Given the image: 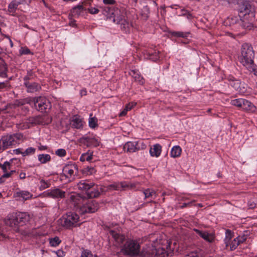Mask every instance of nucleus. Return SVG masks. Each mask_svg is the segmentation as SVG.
Listing matches in <instances>:
<instances>
[{"label": "nucleus", "mask_w": 257, "mask_h": 257, "mask_svg": "<svg viewBox=\"0 0 257 257\" xmlns=\"http://www.w3.org/2000/svg\"><path fill=\"white\" fill-rule=\"evenodd\" d=\"M101 8L103 15L106 17L107 20L120 25L121 29L126 31L129 27V23L125 20L120 10L114 8L112 6H104Z\"/></svg>", "instance_id": "1"}, {"label": "nucleus", "mask_w": 257, "mask_h": 257, "mask_svg": "<svg viewBox=\"0 0 257 257\" xmlns=\"http://www.w3.org/2000/svg\"><path fill=\"white\" fill-rule=\"evenodd\" d=\"M254 51L250 45L244 43L241 48L240 55L239 56V62L249 71L253 72L256 75L255 66L254 64Z\"/></svg>", "instance_id": "2"}, {"label": "nucleus", "mask_w": 257, "mask_h": 257, "mask_svg": "<svg viewBox=\"0 0 257 257\" xmlns=\"http://www.w3.org/2000/svg\"><path fill=\"white\" fill-rule=\"evenodd\" d=\"M77 187L79 190L85 192L89 198H96L100 194L98 186L88 180L80 181L77 183Z\"/></svg>", "instance_id": "3"}, {"label": "nucleus", "mask_w": 257, "mask_h": 257, "mask_svg": "<svg viewBox=\"0 0 257 257\" xmlns=\"http://www.w3.org/2000/svg\"><path fill=\"white\" fill-rule=\"evenodd\" d=\"M23 138L21 133H16L12 135L3 136L0 139V147L3 152L13 146L19 143V141Z\"/></svg>", "instance_id": "4"}, {"label": "nucleus", "mask_w": 257, "mask_h": 257, "mask_svg": "<svg viewBox=\"0 0 257 257\" xmlns=\"http://www.w3.org/2000/svg\"><path fill=\"white\" fill-rule=\"evenodd\" d=\"M79 218V216L76 213L70 212L62 216L61 219V223L63 226L67 229H70L80 225L78 224Z\"/></svg>", "instance_id": "5"}, {"label": "nucleus", "mask_w": 257, "mask_h": 257, "mask_svg": "<svg viewBox=\"0 0 257 257\" xmlns=\"http://www.w3.org/2000/svg\"><path fill=\"white\" fill-rule=\"evenodd\" d=\"M238 11L239 18L245 16L254 18V8L247 1H242L238 4Z\"/></svg>", "instance_id": "6"}, {"label": "nucleus", "mask_w": 257, "mask_h": 257, "mask_svg": "<svg viewBox=\"0 0 257 257\" xmlns=\"http://www.w3.org/2000/svg\"><path fill=\"white\" fill-rule=\"evenodd\" d=\"M122 249L125 254L131 256H136L139 254L140 246L137 241L128 240L124 244Z\"/></svg>", "instance_id": "7"}, {"label": "nucleus", "mask_w": 257, "mask_h": 257, "mask_svg": "<svg viewBox=\"0 0 257 257\" xmlns=\"http://www.w3.org/2000/svg\"><path fill=\"white\" fill-rule=\"evenodd\" d=\"M228 80L230 86L237 92L241 94H246L248 93L247 85L244 82H241L239 80L236 79L232 76H229Z\"/></svg>", "instance_id": "8"}, {"label": "nucleus", "mask_w": 257, "mask_h": 257, "mask_svg": "<svg viewBox=\"0 0 257 257\" xmlns=\"http://www.w3.org/2000/svg\"><path fill=\"white\" fill-rule=\"evenodd\" d=\"M33 103L35 108L38 111L46 112L47 109H50L51 104L45 97H38L33 98Z\"/></svg>", "instance_id": "9"}, {"label": "nucleus", "mask_w": 257, "mask_h": 257, "mask_svg": "<svg viewBox=\"0 0 257 257\" xmlns=\"http://www.w3.org/2000/svg\"><path fill=\"white\" fill-rule=\"evenodd\" d=\"M138 185H139L138 182L123 181L111 184L109 185V187L116 190H126L135 189Z\"/></svg>", "instance_id": "10"}, {"label": "nucleus", "mask_w": 257, "mask_h": 257, "mask_svg": "<svg viewBox=\"0 0 257 257\" xmlns=\"http://www.w3.org/2000/svg\"><path fill=\"white\" fill-rule=\"evenodd\" d=\"M75 174L78 173V168L76 165H67L63 168V173L61 175L65 176L67 178H71L75 176Z\"/></svg>", "instance_id": "11"}, {"label": "nucleus", "mask_w": 257, "mask_h": 257, "mask_svg": "<svg viewBox=\"0 0 257 257\" xmlns=\"http://www.w3.org/2000/svg\"><path fill=\"white\" fill-rule=\"evenodd\" d=\"M139 254L141 257H157L158 252L153 246H147L140 251Z\"/></svg>", "instance_id": "12"}, {"label": "nucleus", "mask_w": 257, "mask_h": 257, "mask_svg": "<svg viewBox=\"0 0 257 257\" xmlns=\"http://www.w3.org/2000/svg\"><path fill=\"white\" fill-rule=\"evenodd\" d=\"M52 118L51 116L45 114L33 117V124L47 125L51 122Z\"/></svg>", "instance_id": "13"}, {"label": "nucleus", "mask_w": 257, "mask_h": 257, "mask_svg": "<svg viewBox=\"0 0 257 257\" xmlns=\"http://www.w3.org/2000/svg\"><path fill=\"white\" fill-rule=\"evenodd\" d=\"M99 207L98 202L92 200L88 202L83 207V211L86 213H92L97 211Z\"/></svg>", "instance_id": "14"}, {"label": "nucleus", "mask_w": 257, "mask_h": 257, "mask_svg": "<svg viewBox=\"0 0 257 257\" xmlns=\"http://www.w3.org/2000/svg\"><path fill=\"white\" fill-rule=\"evenodd\" d=\"M254 18H248V16L240 18L241 23H239V27H241L244 29L251 30L253 27L252 21Z\"/></svg>", "instance_id": "15"}, {"label": "nucleus", "mask_w": 257, "mask_h": 257, "mask_svg": "<svg viewBox=\"0 0 257 257\" xmlns=\"http://www.w3.org/2000/svg\"><path fill=\"white\" fill-rule=\"evenodd\" d=\"M5 223L7 225L13 228L15 231H19V226L18 225V221L15 217V214H13L6 219Z\"/></svg>", "instance_id": "16"}, {"label": "nucleus", "mask_w": 257, "mask_h": 257, "mask_svg": "<svg viewBox=\"0 0 257 257\" xmlns=\"http://www.w3.org/2000/svg\"><path fill=\"white\" fill-rule=\"evenodd\" d=\"M81 142L88 147H96L99 146L98 141L89 137H83L81 138Z\"/></svg>", "instance_id": "17"}, {"label": "nucleus", "mask_w": 257, "mask_h": 257, "mask_svg": "<svg viewBox=\"0 0 257 257\" xmlns=\"http://www.w3.org/2000/svg\"><path fill=\"white\" fill-rule=\"evenodd\" d=\"M15 214L19 226H22L30 219L29 215L26 212H18Z\"/></svg>", "instance_id": "18"}, {"label": "nucleus", "mask_w": 257, "mask_h": 257, "mask_svg": "<svg viewBox=\"0 0 257 257\" xmlns=\"http://www.w3.org/2000/svg\"><path fill=\"white\" fill-rule=\"evenodd\" d=\"M159 51H157L156 50H147L144 53V55L145 58L153 61H156L159 59Z\"/></svg>", "instance_id": "19"}, {"label": "nucleus", "mask_w": 257, "mask_h": 257, "mask_svg": "<svg viewBox=\"0 0 257 257\" xmlns=\"http://www.w3.org/2000/svg\"><path fill=\"white\" fill-rule=\"evenodd\" d=\"M14 196L16 198H19V200L22 199L23 200H27L31 199L32 195L27 191H18L14 193Z\"/></svg>", "instance_id": "20"}, {"label": "nucleus", "mask_w": 257, "mask_h": 257, "mask_svg": "<svg viewBox=\"0 0 257 257\" xmlns=\"http://www.w3.org/2000/svg\"><path fill=\"white\" fill-rule=\"evenodd\" d=\"M49 195L54 198H63L65 197L66 192L59 188H55L51 190Z\"/></svg>", "instance_id": "21"}, {"label": "nucleus", "mask_w": 257, "mask_h": 257, "mask_svg": "<svg viewBox=\"0 0 257 257\" xmlns=\"http://www.w3.org/2000/svg\"><path fill=\"white\" fill-rule=\"evenodd\" d=\"M241 108L250 112H254L256 110V107L250 101L245 99H243V104Z\"/></svg>", "instance_id": "22"}, {"label": "nucleus", "mask_w": 257, "mask_h": 257, "mask_svg": "<svg viewBox=\"0 0 257 257\" xmlns=\"http://www.w3.org/2000/svg\"><path fill=\"white\" fill-rule=\"evenodd\" d=\"M194 231L196 232L197 234L200 235L202 238H203L205 240L211 242L214 240V236L211 234H209L206 231H203L197 229H195Z\"/></svg>", "instance_id": "23"}, {"label": "nucleus", "mask_w": 257, "mask_h": 257, "mask_svg": "<svg viewBox=\"0 0 257 257\" xmlns=\"http://www.w3.org/2000/svg\"><path fill=\"white\" fill-rule=\"evenodd\" d=\"M227 24H229L230 26H235V27H239V23H241L240 18L238 16H231L228 17L226 20Z\"/></svg>", "instance_id": "24"}, {"label": "nucleus", "mask_w": 257, "mask_h": 257, "mask_svg": "<svg viewBox=\"0 0 257 257\" xmlns=\"http://www.w3.org/2000/svg\"><path fill=\"white\" fill-rule=\"evenodd\" d=\"M31 98H26L24 99H17L14 102V105L15 106H24L26 109H28V107L26 105L31 106Z\"/></svg>", "instance_id": "25"}, {"label": "nucleus", "mask_w": 257, "mask_h": 257, "mask_svg": "<svg viewBox=\"0 0 257 257\" xmlns=\"http://www.w3.org/2000/svg\"><path fill=\"white\" fill-rule=\"evenodd\" d=\"M162 147L159 144H157L153 145L150 150V153L151 156L158 157L161 153Z\"/></svg>", "instance_id": "26"}, {"label": "nucleus", "mask_w": 257, "mask_h": 257, "mask_svg": "<svg viewBox=\"0 0 257 257\" xmlns=\"http://www.w3.org/2000/svg\"><path fill=\"white\" fill-rule=\"evenodd\" d=\"M86 9L83 7V5H77L74 7L71 11L72 16L74 17H78L83 11H86Z\"/></svg>", "instance_id": "27"}, {"label": "nucleus", "mask_w": 257, "mask_h": 257, "mask_svg": "<svg viewBox=\"0 0 257 257\" xmlns=\"http://www.w3.org/2000/svg\"><path fill=\"white\" fill-rule=\"evenodd\" d=\"M110 233L113 238L118 243L119 245H121L123 244L125 240V236L123 235L117 233L113 230H111Z\"/></svg>", "instance_id": "28"}, {"label": "nucleus", "mask_w": 257, "mask_h": 257, "mask_svg": "<svg viewBox=\"0 0 257 257\" xmlns=\"http://www.w3.org/2000/svg\"><path fill=\"white\" fill-rule=\"evenodd\" d=\"M136 141L135 142H128L125 144L123 146V149L124 151H126L127 152L134 153L137 151V147H136Z\"/></svg>", "instance_id": "29"}, {"label": "nucleus", "mask_w": 257, "mask_h": 257, "mask_svg": "<svg viewBox=\"0 0 257 257\" xmlns=\"http://www.w3.org/2000/svg\"><path fill=\"white\" fill-rule=\"evenodd\" d=\"M32 73L29 72L26 76L24 78V85L27 88V91L31 92L32 91V82H30L31 80Z\"/></svg>", "instance_id": "30"}, {"label": "nucleus", "mask_w": 257, "mask_h": 257, "mask_svg": "<svg viewBox=\"0 0 257 257\" xmlns=\"http://www.w3.org/2000/svg\"><path fill=\"white\" fill-rule=\"evenodd\" d=\"M20 2L14 0L11 2L9 5L8 11L9 13H11L12 15L14 16V13L17 10L18 6L20 5Z\"/></svg>", "instance_id": "31"}, {"label": "nucleus", "mask_w": 257, "mask_h": 257, "mask_svg": "<svg viewBox=\"0 0 257 257\" xmlns=\"http://www.w3.org/2000/svg\"><path fill=\"white\" fill-rule=\"evenodd\" d=\"M7 68L6 66V63L4 61L0 58V77H7Z\"/></svg>", "instance_id": "32"}, {"label": "nucleus", "mask_w": 257, "mask_h": 257, "mask_svg": "<svg viewBox=\"0 0 257 257\" xmlns=\"http://www.w3.org/2000/svg\"><path fill=\"white\" fill-rule=\"evenodd\" d=\"M181 151V148L179 146H174L171 150L170 156L173 158L178 157L180 156Z\"/></svg>", "instance_id": "33"}, {"label": "nucleus", "mask_w": 257, "mask_h": 257, "mask_svg": "<svg viewBox=\"0 0 257 257\" xmlns=\"http://www.w3.org/2000/svg\"><path fill=\"white\" fill-rule=\"evenodd\" d=\"M71 124L72 127L77 129L81 128L83 125L81 119L78 117H75L72 119Z\"/></svg>", "instance_id": "34"}, {"label": "nucleus", "mask_w": 257, "mask_h": 257, "mask_svg": "<svg viewBox=\"0 0 257 257\" xmlns=\"http://www.w3.org/2000/svg\"><path fill=\"white\" fill-rule=\"evenodd\" d=\"M130 74L135 79V81H138L141 84H143L144 83L143 77L140 75L138 71L132 70Z\"/></svg>", "instance_id": "35"}, {"label": "nucleus", "mask_w": 257, "mask_h": 257, "mask_svg": "<svg viewBox=\"0 0 257 257\" xmlns=\"http://www.w3.org/2000/svg\"><path fill=\"white\" fill-rule=\"evenodd\" d=\"M35 183L38 184L40 190H43L48 188L50 185L49 182L45 181L43 179H38V182Z\"/></svg>", "instance_id": "36"}, {"label": "nucleus", "mask_w": 257, "mask_h": 257, "mask_svg": "<svg viewBox=\"0 0 257 257\" xmlns=\"http://www.w3.org/2000/svg\"><path fill=\"white\" fill-rule=\"evenodd\" d=\"M38 160L41 163L45 164L51 160V156L49 154H40L38 156Z\"/></svg>", "instance_id": "37"}, {"label": "nucleus", "mask_w": 257, "mask_h": 257, "mask_svg": "<svg viewBox=\"0 0 257 257\" xmlns=\"http://www.w3.org/2000/svg\"><path fill=\"white\" fill-rule=\"evenodd\" d=\"M233 237V232L229 229H227L225 232V238L224 239L226 246H228L230 240Z\"/></svg>", "instance_id": "38"}, {"label": "nucleus", "mask_w": 257, "mask_h": 257, "mask_svg": "<svg viewBox=\"0 0 257 257\" xmlns=\"http://www.w3.org/2000/svg\"><path fill=\"white\" fill-rule=\"evenodd\" d=\"M61 242V240L58 236L49 239V243L51 246L56 247Z\"/></svg>", "instance_id": "39"}, {"label": "nucleus", "mask_w": 257, "mask_h": 257, "mask_svg": "<svg viewBox=\"0 0 257 257\" xmlns=\"http://www.w3.org/2000/svg\"><path fill=\"white\" fill-rule=\"evenodd\" d=\"M11 163L8 161L5 162L4 164L0 163V168L5 173H8V171L11 169Z\"/></svg>", "instance_id": "40"}, {"label": "nucleus", "mask_w": 257, "mask_h": 257, "mask_svg": "<svg viewBox=\"0 0 257 257\" xmlns=\"http://www.w3.org/2000/svg\"><path fill=\"white\" fill-rule=\"evenodd\" d=\"M92 114H90L89 119V125L91 128H95L97 126V119L95 117H92Z\"/></svg>", "instance_id": "41"}, {"label": "nucleus", "mask_w": 257, "mask_h": 257, "mask_svg": "<svg viewBox=\"0 0 257 257\" xmlns=\"http://www.w3.org/2000/svg\"><path fill=\"white\" fill-rule=\"evenodd\" d=\"M95 172V169L93 167H87L84 168L82 170V172L83 174L89 175H92Z\"/></svg>", "instance_id": "42"}, {"label": "nucleus", "mask_w": 257, "mask_h": 257, "mask_svg": "<svg viewBox=\"0 0 257 257\" xmlns=\"http://www.w3.org/2000/svg\"><path fill=\"white\" fill-rule=\"evenodd\" d=\"M145 198H152L153 196H155V192L153 190L150 189H145L143 191Z\"/></svg>", "instance_id": "43"}, {"label": "nucleus", "mask_w": 257, "mask_h": 257, "mask_svg": "<svg viewBox=\"0 0 257 257\" xmlns=\"http://www.w3.org/2000/svg\"><path fill=\"white\" fill-rule=\"evenodd\" d=\"M230 103L231 105L233 106H235L238 107H242V104H243V99L242 98H238L232 100L231 101Z\"/></svg>", "instance_id": "44"}, {"label": "nucleus", "mask_w": 257, "mask_h": 257, "mask_svg": "<svg viewBox=\"0 0 257 257\" xmlns=\"http://www.w3.org/2000/svg\"><path fill=\"white\" fill-rule=\"evenodd\" d=\"M189 34V33H184L182 32H173L172 33V36L174 37L182 38H187Z\"/></svg>", "instance_id": "45"}, {"label": "nucleus", "mask_w": 257, "mask_h": 257, "mask_svg": "<svg viewBox=\"0 0 257 257\" xmlns=\"http://www.w3.org/2000/svg\"><path fill=\"white\" fill-rule=\"evenodd\" d=\"M16 172L14 170H11L9 173H4L0 178V183H3L5 182V178L10 177L14 173Z\"/></svg>", "instance_id": "46"}, {"label": "nucleus", "mask_w": 257, "mask_h": 257, "mask_svg": "<svg viewBox=\"0 0 257 257\" xmlns=\"http://www.w3.org/2000/svg\"><path fill=\"white\" fill-rule=\"evenodd\" d=\"M136 147H137V151L141 150H144L146 148V145L141 141H136Z\"/></svg>", "instance_id": "47"}, {"label": "nucleus", "mask_w": 257, "mask_h": 257, "mask_svg": "<svg viewBox=\"0 0 257 257\" xmlns=\"http://www.w3.org/2000/svg\"><path fill=\"white\" fill-rule=\"evenodd\" d=\"M92 159V155H89L87 154H83L80 158V160L82 162H84L85 161H90Z\"/></svg>", "instance_id": "48"}, {"label": "nucleus", "mask_w": 257, "mask_h": 257, "mask_svg": "<svg viewBox=\"0 0 257 257\" xmlns=\"http://www.w3.org/2000/svg\"><path fill=\"white\" fill-rule=\"evenodd\" d=\"M81 257H93V254L89 250L83 249L82 251Z\"/></svg>", "instance_id": "49"}, {"label": "nucleus", "mask_w": 257, "mask_h": 257, "mask_svg": "<svg viewBox=\"0 0 257 257\" xmlns=\"http://www.w3.org/2000/svg\"><path fill=\"white\" fill-rule=\"evenodd\" d=\"M55 154L59 157H64L66 154V152L65 149H59L55 152Z\"/></svg>", "instance_id": "50"}, {"label": "nucleus", "mask_w": 257, "mask_h": 257, "mask_svg": "<svg viewBox=\"0 0 257 257\" xmlns=\"http://www.w3.org/2000/svg\"><path fill=\"white\" fill-rule=\"evenodd\" d=\"M237 240H236V238H234L233 241L231 242L230 244V250H233L236 248V247L239 245V243L237 242Z\"/></svg>", "instance_id": "51"}, {"label": "nucleus", "mask_w": 257, "mask_h": 257, "mask_svg": "<svg viewBox=\"0 0 257 257\" xmlns=\"http://www.w3.org/2000/svg\"><path fill=\"white\" fill-rule=\"evenodd\" d=\"M181 13L180 14V15L185 16L188 18H189L191 17V14L187 10L185 9H181Z\"/></svg>", "instance_id": "52"}, {"label": "nucleus", "mask_w": 257, "mask_h": 257, "mask_svg": "<svg viewBox=\"0 0 257 257\" xmlns=\"http://www.w3.org/2000/svg\"><path fill=\"white\" fill-rule=\"evenodd\" d=\"M31 153H32V147H30L22 153V154L23 156H26L30 155Z\"/></svg>", "instance_id": "53"}, {"label": "nucleus", "mask_w": 257, "mask_h": 257, "mask_svg": "<svg viewBox=\"0 0 257 257\" xmlns=\"http://www.w3.org/2000/svg\"><path fill=\"white\" fill-rule=\"evenodd\" d=\"M236 240H237V242H238L240 244V243L244 242L246 240V237L245 235H243L242 236H238L236 237Z\"/></svg>", "instance_id": "54"}, {"label": "nucleus", "mask_w": 257, "mask_h": 257, "mask_svg": "<svg viewBox=\"0 0 257 257\" xmlns=\"http://www.w3.org/2000/svg\"><path fill=\"white\" fill-rule=\"evenodd\" d=\"M88 11L91 14H96L98 13L99 10L95 8H90L88 9Z\"/></svg>", "instance_id": "55"}, {"label": "nucleus", "mask_w": 257, "mask_h": 257, "mask_svg": "<svg viewBox=\"0 0 257 257\" xmlns=\"http://www.w3.org/2000/svg\"><path fill=\"white\" fill-rule=\"evenodd\" d=\"M10 86L8 81L0 82V90Z\"/></svg>", "instance_id": "56"}, {"label": "nucleus", "mask_w": 257, "mask_h": 257, "mask_svg": "<svg viewBox=\"0 0 257 257\" xmlns=\"http://www.w3.org/2000/svg\"><path fill=\"white\" fill-rule=\"evenodd\" d=\"M21 54H28L31 53L30 50L27 48H22L20 50Z\"/></svg>", "instance_id": "57"}, {"label": "nucleus", "mask_w": 257, "mask_h": 257, "mask_svg": "<svg viewBox=\"0 0 257 257\" xmlns=\"http://www.w3.org/2000/svg\"><path fill=\"white\" fill-rule=\"evenodd\" d=\"M137 104V103L136 102H131V103H129L128 104H127L126 106H125V108L127 109V110H130L131 109H132L134 106H136Z\"/></svg>", "instance_id": "58"}, {"label": "nucleus", "mask_w": 257, "mask_h": 257, "mask_svg": "<svg viewBox=\"0 0 257 257\" xmlns=\"http://www.w3.org/2000/svg\"><path fill=\"white\" fill-rule=\"evenodd\" d=\"M103 2L105 5H113L116 3L115 0H103Z\"/></svg>", "instance_id": "59"}, {"label": "nucleus", "mask_w": 257, "mask_h": 257, "mask_svg": "<svg viewBox=\"0 0 257 257\" xmlns=\"http://www.w3.org/2000/svg\"><path fill=\"white\" fill-rule=\"evenodd\" d=\"M41 89V86L35 82H33V90H35L36 91H38Z\"/></svg>", "instance_id": "60"}, {"label": "nucleus", "mask_w": 257, "mask_h": 257, "mask_svg": "<svg viewBox=\"0 0 257 257\" xmlns=\"http://www.w3.org/2000/svg\"><path fill=\"white\" fill-rule=\"evenodd\" d=\"M56 254L59 257H63L65 255V252L62 250L59 249L56 252Z\"/></svg>", "instance_id": "61"}, {"label": "nucleus", "mask_w": 257, "mask_h": 257, "mask_svg": "<svg viewBox=\"0 0 257 257\" xmlns=\"http://www.w3.org/2000/svg\"><path fill=\"white\" fill-rule=\"evenodd\" d=\"M144 12H147L146 15L144 16L145 19L146 20L148 18V14L149 13V8L147 6H145L144 8Z\"/></svg>", "instance_id": "62"}, {"label": "nucleus", "mask_w": 257, "mask_h": 257, "mask_svg": "<svg viewBox=\"0 0 257 257\" xmlns=\"http://www.w3.org/2000/svg\"><path fill=\"white\" fill-rule=\"evenodd\" d=\"M91 2H92L91 0H85L82 3V4H83V6H89L91 5Z\"/></svg>", "instance_id": "63"}, {"label": "nucleus", "mask_w": 257, "mask_h": 257, "mask_svg": "<svg viewBox=\"0 0 257 257\" xmlns=\"http://www.w3.org/2000/svg\"><path fill=\"white\" fill-rule=\"evenodd\" d=\"M248 204L249 208L250 209H253L256 206L255 203H254L253 202H250V201H249Z\"/></svg>", "instance_id": "64"}]
</instances>
